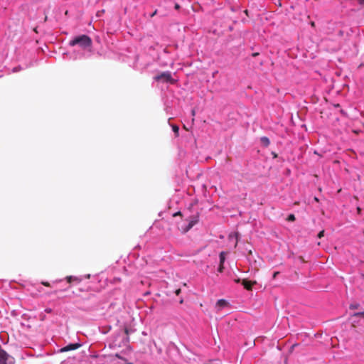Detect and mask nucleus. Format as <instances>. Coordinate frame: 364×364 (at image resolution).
Here are the masks:
<instances>
[{
    "label": "nucleus",
    "mask_w": 364,
    "mask_h": 364,
    "mask_svg": "<svg viewBox=\"0 0 364 364\" xmlns=\"http://www.w3.org/2000/svg\"><path fill=\"white\" fill-rule=\"evenodd\" d=\"M68 45L70 46H78L82 51H78L74 53L73 60L87 58L91 55L92 41V38L86 35L81 34L77 35L72 38L70 40Z\"/></svg>",
    "instance_id": "1"
},
{
    "label": "nucleus",
    "mask_w": 364,
    "mask_h": 364,
    "mask_svg": "<svg viewBox=\"0 0 364 364\" xmlns=\"http://www.w3.org/2000/svg\"><path fill=\"white\" fill-rule=\"evenodd\" d=\"M199 221V215L196 213V215H191L187 219H186V222L187 223L184 226H182V230L183 232H188L196 224H197Z\"/></svg>",
    "instance_id": "2"
},
{
    "label": "nucleus",
    "mask_w": 364,
    "mask_h": 364,
    "mask_svg": "<svg viewBox=\"0 0 364 364\" xmlns=\"http://www.w3.org/2000/svg\"><path fill=\"white\" fill-rule=\"evenodd\" d=\"M156 81H161L163 82H169L170 84H175L176 80L173 79L171 73L170 71H165L161 73L159 75L154 77Z\"/></svg>",
    "instance_id": "3"
},
{
    "label": "nucleus",
    "mask_w": 364,
    "mask_h": 364,
    "mask_svg": "<svg viewBox=\"0 0 364 364\" xmlns=\"http://www.w3.org/2000/svg\"><path fill=\"white\" fill-rule=\"evenodd\" d=\"M81 346H82V343H69L67 346L61 348L58 350V352L64 353V352H68V351H70V350H75Z\"/></svg>",
    "instance_id": "4"
},
{
    "label": "nucleus",
    "mask_w": 364,
    "mask_h": 364,
    "mask_svg": "<svg viewBox=\"0 0 364 364\" xmlns=\"http://www.w3.org/2000/svg\"><path fill=\"white\" fill-rule=\"evenodd\" d=\"M65 279L68 283H72V282L80 283L82 280V278L81 277H76V276H67L65 277Z\"/></svg>",
    "instance_id": "5"
},
{
    "label": "nucleus",
    "mask_w": 364,
    "mask_h": 364,
    "mask_svg": "<svg viewBox=\"0 0 364 364\" xmlns=\"http://www.w3.org/2000/svg\"><path fill=\"white\" fill-rule=\"evenodd\" d=\"M228 304V302L225 299H221L218 300V301L216 303V306L218 307L219 309H223V308L227 306Z\"/></svg>",
    "instance_id": "6"
},
{
    "label": "nucleus",
    "mask_w": 364,
    "mask_h": 364,
    "mask_svg": "<svg viewBox=\"0 0 364 364\" xmlns=\"http://www.w3.org/2000/svg\"><path fill=\"white\" fill-rule=\"evenodd\" d=\"M227 255H228V252H225V251H222V252H220V254H219V264H224V263L225 262V259H226Z\"/></svg>",
    "instance_id": "7"
},
{
    "label": "nucleus",
    "mask_w": 364,
    "mask_h": 364,
    "mask_svg": "<svg viewBox=\"0 0 364 364\" xmlns=\"http://www.w3.org/2000/svg\"><path fill=\"white\" fill-rule=\"evenodd\" d=\"M260 142L264 147H267L270 144V140L267 136H262L260 138Z\"/></svg>",
    "instance_id": "8"
},
{
    "label": "nucleus",
    "mask_w": 364,
    "mask_h": 364,
    "mask_svg": "<svg viewBox=\"0 0 364 364\" xmlns=\"http://www.w3.org/2000/svg\"><path fill=\"white\" fill-rule=\"evenodd\" d=\"M172 131L174 132L176 136L179 135V127L176 124H171Z\"/></svg>",
    "instance_id": "9"
},
{
    "label": "nucleus",
    "mask_w": 364,
    "mask_h": 364,
    "mask_svg": "<svg viewBox=\"0 0 364 364\" xmlns=\"http://www.w3.org/2000/svg\"><path fill=\"white\" fill-rule=\"evenodd\" d=\"M233 237L235 238V247H236L239 240L240 234L238 232H235L233 235H230L229 236L230 239L232 238Z\"/></svg>",
    "instance_id": "10"
},
{
    "label": "nucleus",
    "mask_w": 364,
    "mask_h": 364,
    "mask_svg": "<svg viewBox=\"0 0 364 364\" xmlns=\"http://www.w3.org/2000/svg\"><path fill=\"white\" fill-rule=\"evenodd\" d=\"M295 220H296V218L294 214H289L287 217V220L289 222H294Z\"/></svg>",
    "instance_id": "11"
},
{
    "label": "nucleus",
    "mask_w": 364,
    "mask_h": 364,
    "mask_svg": "<svg viewBox=\"0 0 364 364\" xmlns=\"http://www.w3.org/2000/svg\"><path fill=\"white\" fill-rule=\"evenodd\" d=\"M224 269H225V267H224V264H219L218 265V272L219 273H223V271H224Z\"/></svg>",
    "instance_id": "12"
},
{
    "label": "nucleus",
    "mask_w": 364,
    "mask_h": 364,
    "mask_svg": "<svg viewBox=\"0 0 364 364\" xmlns=\"http://www.w3.org/2000/svg\"><path fill=\"white\" fill-rule=\"evenodd\" d=\"M23 68L21 66L18 65V66H16V67H14L13 69H12V72L13 73H17L20 70H21Z\"/></svg>",
    "instance_id": "13"
},
{
    "label": "nucleus",
    "mask_w": 364,
    "mask_h": 364,
    "mask_svg": "<svg viewBox=\"0 0 364 364\" xmlns=\"http://www.w3.org/2000/svg\"><path fill=\"white\" fill-rule=\"evenodd\" d=\"M353 316H364V311H360V312H355L354 313L353 315Z\"/></svg>",
    "instance_id": "14"
},
{
    "label": "nucleus",
    "mask_w": 364,
    "mask_h": 364,
    "mask_svg": "<svg viewBox=\"0 0 364 364\" xmlns=\"http://www.w3.org/2000/svg\"><path fill=\"white\" fill-rule=\"evenodd\" d=\"M359 306L358 304H351L349 306L350 309H358Z\"/></svg>",
    "instance_id": "15"
},
{
    "label": "nucleus",
    "mask_w": 364,
    "mask_h": 364,
    "mask_svg": "<svg viewBox=\"0 0 364 364\" xmlns=\"http://www.w3.org/2000/svg\"><path fill=\"white\" fill-rule=\"evenodd\" d=\"M358 1V4L361 6H364V0H356Z\"/></svg>",
    "instance_id": "16"
},
{
    "label": "nucleus",
    "mask_w": 364,
    "mask_h": 364,
    "mask_svg": "<svg viewBox=\"0 0 364 364\" xmlns=\"http://www.w3.org/2000/svg\"><path fill=\"white\" fill-rule=\"evenodd\" d=\"M41 284L46 287H50V284L48 282H42Z\"/></svg>",
    "instance_id": "17"
},
{
    "label": "nucleus",
    "mask_w": 364,
    "mask_h": 364,
    "mask_svg": "<svg viewBox=\"0 0 364 364\" xmlns=\"http://www.w3.org/2000/svg\"><path fill=\"white\" fill-rule=\"evenodd\" d=\"M180 8H181V6H180V5H179L178 4H177V3H176V4H175L174 9H175L176 10H179V9H180Z\"/></svg>",
    "instance_id": "18"
},
{
    "label": "nucleus",
    "mask_w": 364,
    "mask_h": 364,
    "mask_svg": "<svg viewBox=\"0 0 364 364\" xmlns=\"http://www.w3.org/2000/svg\"><path fill=\"white\" fill-rule=\"evenodd\" d=\"M279 274V272H274L273 273V276H272L273 279H275Z\"/></svg>",
    "instance_id": "19"
},
{
    "label": "nucleus",
    "mask_w": 364,
    "mask_h": 364,
    "mask_svg": "<svg viewBox=\"0 0 364 364\" xmlns=\"http://www.w3.org/2000/svg\"><path fill=\"white\" fill-rule=\"evenodd\" d=\"M338 35L339 36H342L343 35V31L342 30H339L338 32Z\"/></svg>",
    "instance_id": "20"
},
{
    "label": "nucleus",
    "mask_w": 364,
    "mask_h": 364,
    "mask_svg": "<svg viewBox=\"0 0 364 364\" xmlns=\"http://www.w3.org/2000/svg\"><path fill=\"white\" fill-rule=\"evenodd\" d=\"M45 311H46V313H48V314H49V313H50V312L52 311V309H50V308H47V309H45Z\"/></svg>",
    "instance_id": "21"
},
{
    "label": "nucleus",
    "mask_w": 364,
    "mask_h": 364,
    "mask_svg": "<svg viewBox=\"0 0 364 364\" xmlns=\"http://www.w3.org/2000/svg\"><path fill=\"white\" fill-rule=\"evenodd\" d=\"M323 233H324V231H323V230L321 231V232L318 233V237H321L323 235Z\"/></svg>",
    "instance_id": "22"
},
{
    "label": "nucleus",
    "mask_w": 364,
    "mask_h": 364,
    "mask_svg": "<svg viewBox=\"0 0 364 364\" xmlns=\"http://www.w3.org/2000/svg\"><path fill=\"white\" fill-rule=\"evenodd\" d=\"M181 215V212L180 211H178V212L175 213L173 215V216H176V215Z\"/></svg>",
    "instance_id": "23"
},
{
    "label": "nucleus",
    "mask_w": 364,
    "mask_h": 364,
    "mask_svg": "<svg viewBox=\"0 0 364 364\" xmlns=\"http://www.w3.org/2000/svg\"><path fill=\"white\" fill-rule=\"evenodd\" d=\"M62 281H63V279H56V280L53 281V283H58V282H60Z\"/></svg>",
    "instance_id": "24"
},
{
    "label": "nucleus",
    "mask_w": 364,
    "mask_h": 364,
    "mask_svg": "<svg viewBox=\"0 0 364 364\" xmlns=\"http://www.w3.org/2000/svg\"><path fill=\"white\" fill-rule=\"evenodd\" d=\"M258 55H259V53H253L252 54V57H256V56H257Z\"/></svg>",
    "instance_id": "25"
},
{
    "label": "nucleus",
    "mask_w": 364,
    "mask_h": 364,
    "mask_svg": "<svg viewBox=\"0 0 364 364\" xmlns=\"http://www.w3.org/2000/svg\"><path fill=\"white\" fill-rule=\"evenodd\" d=\"M157 10H155L154 12L151 15V17H153L154 15L156 14Z\"/></svg>",
    "instance_id": "26"
},
{
    "label": "nucleus",
    "mask_w": 364,
    "mask_h": 364,
    "mask_svg": "<svg viewBox=\"0 0 364 364\" xmlns=\"http://www.w3.org/2000/svg\"><path fill=\"white\" fill-rule=\"evenodd\" d=\"M272 155H273L274 158H277V154L274 153V152L272 153Z\"/></svg>",
    "instance_id": "27"
},
{
    "label": "nucleus",
    "mask_w": 364,
    "mask_h": 364,
    "mask_svg": "<svg viewBox=\"0 0 364 364\" xmlns=\"http://www.w3.org/2000/svg\"><path fill=\"white\" fill-rule=\"evenodd\" d=\"M180 292H181V290H180V289H178V290H176V294H178Z\"/></svg>",
    "instance_id": "28"
},
{
    "label": "nucleus",
    "mask_w": 364,
    "mask_h": 364,
    "mask_svg": "<svg viewBox=\"0 0 364 364\" xmlns=\"http://www.w3.org/2000/svg\"><path fill=\"white\" fill-rule=\"evenodd\" d=\"M311 26H314V22H311Z\"/></svg>",
    "instance_id": "29"
},
{
    "label": "nucleus",
    "mask_w": 364,
    "mask_h": 364,
    "mask_svg": "<svg viewBox=\"0 0 364 364\" xmlns=\"http://www.w3.org/2000/svg\"><path fill=\"white\" fill-rule=\"evenodd\" d=\"M192 114H193V115H194V114H195V111H194V110H193V111H192Z\"/></svg>",
    "instance_id": "30"
}]
</instances>
